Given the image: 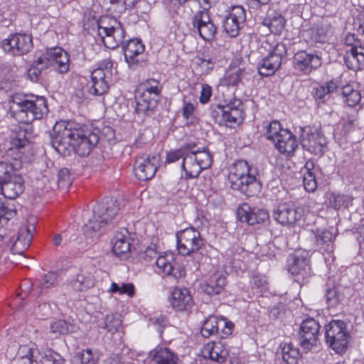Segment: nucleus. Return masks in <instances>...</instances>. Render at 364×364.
<instances>
[{"label":"nucleus","mask_w":364,"mask_h":364,"mask_svg":"<svg viewBox=\"0 0 364 364\" xmlns=\"http://www.w3.org/2000/svg\"><path fill=\"white\" fill-rule=\"evenodd\" d=\"M9 109L12 117L24 124L41 119L48 112L46 99L40 96L28 97L15 95L9 101Z\"/></svg>","instance_id":"nucleus-1"},{"label":"nucleus","mask_w":364,"mask_h":364,"mask_svg":"<svg viewBox=\"0 0 364 364\" xmlns=\"http://www.w3.org/2000/svg\"><path fill=\"white\" fill-rule=\"evenodd\" d=\"M119 205L113 198H106L95 205L92 216L83 227L88 243L96 242L107 225L117 215Z\"/></svg>","instance_id":"nucleus-2"},{"label":"nucleus","mask_w":364,"mask_h":364,"mask_svg":"<svg viewBox=\"0 0 364 364\" xmlns=\"http://www.w3.org/2000/svg\"><path fill=\"white\" fill-rule=\"evenodd\" d=\"M228 181L232 189L248 197L257 194L261 188L256 178V171L244 160H238L230 167Z\"/></svg>","instance_id":"nucleus-3"},{"label":"nucleus","mask_w":364,"mask_h":364,"mask_svg":"<svg viewBox=\"0 0 364 364\" xmlns=\"http://www.w3.org/2000/svg\"><path fill=\"white\" fill-rule=\"evenodd\" d=\"M212 156L207 149H196L195 143L188 144V151L182 161L181 168L186 177L196 178L212 164Z\"/></svg>","instance_id":"nucleus-4"},{"label":"nucleus","mask_w":364,"mask_h":364,"mask_svg":"<svg viewBox=\"0 0 364 364\" xmlns=\"http://www.w3.org/2000/svg\"><path fill=\"white\" fill-rule=\"evenodd\" d=\"M266 136L274 143L278 151L284 155H292L298 147L296 136L289 130L282 128L278 121H272L269 124Z\"/></svg>","instance_id":"nucleus-5"},{"label":"nucleus","mask_w":364,"mask_h":364,"mask_svg":"<svg viewBox=\"0 0 364 364\" xmlns=\"http://www.w3.org/2000/svg\"><path fill=\"white\" fill-rule=\"evenodd\" d=\"M23 178L14 169L11 164L0 161V193L9 199H15L24 191Z\"/></svg>","instance_id":"nucleus-6"},{"label":"nucleus","mask_w":364,"mask_h":364,"mask_svg":"<svg viewBox=\"0 0 364 364\" xmlns=\"http://www.w3.org/2000/svg\"><path fill=\"white\" fill-rule=\"evenodd\" d=\"M78 131L72 122H56L50 135L52 146L58 154L65 155L70 152Z\"/></svg>","instance_id":"nucleus-7"},{"label":"nucleus","mask_w":364,"mask_h":364,"mask_svg":"<svg viewBox=\"0 0 364 364\" xmlns=\"http://www.w3.org/2000/svg\"><path fill=\"white\" fill-rule=\"evenodd\" d=\"M107 18L100 19L98 23V35L107 48L114 49L123 42L125 31L116 19H111L109 23L107 22Z\"/></svg>","instance_id":"nucleus-8"},{"label":"nucleus","mask_w":364,"mask_h":364,"mask_svg":"<svg viewBox=\"0 0 364 364\" xmlns=\"http://www.w3.org/2000/svg\"><path fill=\"white\" fill-rule=\"evenodd\" d=\"M300 140L304 149L309 153L321 156L323 154L328 141L324 134L317 128L301 127Z\"/></svg>","instance_id":"nucleus-9"},{"label":"nucleus","mask_w":364,"mask_h":364,"mask_svg":"<svg viewBox=\"0 0 364 364\" xmlns=\"http://www.w3.org/2000/svg\"><path fill=\"white\" fill-rule=\"evenodd\" d=\"M326 343L336 353H342L347 347L349 333L346 324L341 321L333 320L326 326Z\"/></svg>","instance_id":"nucleus-10"},{"label":"nucleus","mask_w":364,"mask_h":364,"mask_svg":"<svg viewBox=\"0 0 364 364\" xmlns=\"http://www.w3.org/2000/svg\"><path fill=\"white\" fill-rule=\"evenodd\" d=\"M177 250L181 255H191L197 252L203 242L200 234L195 228L181 230L176 234Z\"/></svg>","instance_id":"nucleus-11"},{"label":"nucleus","mask_w":364,"mask_h":364,"mask_svg":"<svg viewBox=\"0 0 364 364\" xmlns=\"http://www.w3.org/2000/svg\"><path fill=\"white\" fill-rule=\"evenodd\" d=\"M1 46L5 53L11 55H23L29 53L33 48V37L30 34L16 33L4 39Z\"/></svg>","instance_id":"nucleus-12"},{"label":"nucleus","mask_w":364,"mask_h":364,"mask_svg":"<svg viewBox=\"0 0 364 364\" xmlns=\"http://www.w3.org/2000/svg\"><path fill=\"white\" fill-rule=\"evenodd\" d=\"M112 62L107 59L91 73L92 87L90 89L91 94L102 95L107 92L108 82L112 76Z\"/></svg>","instance_id":"nucleus-13"},{"label":"nucleus","mask_w":364,"mask_h":364,"mask_svg":"<svg viewBox=\"0 0 364 364\" xmlns=\"http://www.w3.org/2000/svg\"><path fill=\"white\" fill-rule=\"evenodd\" d=\"M38 63L44 67L53 66L59 73L69 70L70 58L68 53L60 48H53L38 58Z\"/></svg>","instance_id":"nucleus-14"},{"label":"nucleus","mask_w":364,"mask_h":364,"mask_svg":"<svg viewBox=\"0 0 364 364\" xmlns=\"http://www.w3.org/2000/svg\"><path fill=\"white\" fill-rule=\"evenodd\" d=\"M289 272L298 277V282H304L311 275L309 252L305 250H297L289 259Z\"/></svg>","instance_id":"nucleus-15"},{"label":"nucleus","mask_w":364,"mask_h":364,"mask_svg":"<svg viewBox=\"0 0 364 364\" xmlns=\"http://www.w3.org/2000/svg\"><path fill=\"white\" fill-rule=\"evenodd\" d=\"M159 160L158 154H143L137 156L134 165L135 176L141 181L151 179L156 172Z\"/></svg>","instance_id":"nucleus-16"},{"label":"nucleus","mask_w":364,"mask_h":364,"mask_svg":"<svg viewBox=\"0 0 364 364\" xmlns=\"http://www.w3.org/2000/svg\"><path fill=\"white\" fill-rule=\"evenodd\" d=\"M320 325L314 318L304 320L300 326L299 341L301 348L310 350L316 346L319 335Z\"/></svg>","instance_id":"nucleus-17"},{"label":"nucleus","mask_w":364,"mask_h":364,"mask_svg":"<svg viewBox=\"0 0 364 364\" xmlns=\"http://www.w3.org/2000/svg\"><path fill=\"white\" fill-rule=\"evenodd\" d=\"M193 29L196 30L200 38L206 41L214 38L217 27L213 23L206 10L198 11L193 18Z\"/></svg>","instance_id":"nucleus-18"},{"label":"nucleus","mask_w":364,"mask_h":364,"mask_svg":"<svg viewBox=\"0 0 364 364\" xmlns=\"http://www.w3.org/2000/svg\"><path fill=\"white\" fill-rule=\"evenodd\" d=\"M246 21L245 10L241 6H232L223 22V27L230 37H236Z\"/></svg>","instance_id":"nucleus-19"},{"label":"nucleus","mask_w":364,"mask_h":364,"mask_svg":"<svg viewBox=\"0 0 364 364\" xmlns=\"http://www.w3.org/2000/svg\"><path fill=\"white\" fill-rule=\"evenodd\" d=\"M70 149L81 156H87L97 144L99 136L90 130L79 129Z\"/></svg>","instance_id":"nucleus-20"},{"label":"nucleus","mask_w":364,"mask_h":364,"mask_svg":"<svg viewBox=\"0 0 364 364\" xmlns=\"http://www.w3.org/2000/svg\"><path fill=\"white\" fill-rule=\"evenodd\" d=\"M173 257L171 255L165 254L159 255L154 262L155 271L159 274L171 276L178 279L186 276V270L183 266L176 265L172 263Z\"/></svg>","instance_id":"nucleus-21"},{"label":"nucleus","mask_w":364,"mask_h":364,"mask_svg":"<svg viewBox=\"0 0 364 364\" xmlns=\"http://www.w3.org/2000/svg\"><path fill=\"white\" fill-rule=\"evenodd\" d=\"M233 327L234 324L232 322L227 321L223 318L211 316L203 322L200 332L203 337L208 338L221 330V336H223L231 334Z\"/></svg>","instance_id":"nucleus-22"},{"label":"nucleus","mask_w":364,"mask_h":364,"mask_svg":"<svg viewBox=\"0 0 364 364\" xmlns=\"http://www.w3.org/2000/svg\"><path fill=\"white\" fill-rule=\"evenodd\" d=\"M237 215L241 222L247 223L250 225L265 223L269 218L267 210L252 208L247 203L239 206Z\"/></svg>","instance_id":"nucleus-23"},{"label":"nucleus","mask_w":364,"mask_h":364,"mask_svg":"<svg viewBox=\"0 0 364 364\" xmlns=\"http://www.w3.org/2000/svg\"><path fill=\"white\" fill-rule=\"evenodd\" d=\"M273 217L283 225H293L300 220L301 214L294 204L283 203L274 210Z\"/></svg>","instance_id":"nucleus-24"},{"label":"nucleus","mask_w":364,"mask_h":364,"mask_svg":"<svg viewBox=\"0 0 364 364\" xmlns=\"http://www.w3.org/2000/svg\"><path fill=\"white\" fill-rule=\"evenodd\" d=\"M124 55L129 68L135 69L141 60L144 46L139 39L129 40L123 46Z\"/></svg>","instance_id":"nucleus-25"},{"label":"nucleus","mask_w":364,"mask_h":364,"mask_svg":"<svg viewBox=\"0 0 364 364\" xmlns=\"http://www.w3.org/2000/svg\"><path fill=\"white\" fill-rule=\"evenodd\" d=\"M293 63L295 69L304 73H310L313 69H316L321 65V60L318 55L301 50L294 55Z\"/></svg>","instance_id":"nucleus-26"},{"label":"nucleus","mask_w":364,"mask_h":364,"mask_svg":"<svg viewBox=\"0 0 364 364\" xmlns=\"http://www.w3.org/2000/svg\"><path fill=\"white\" fill-rule=\"evenodd\" d=\"M279 46L267 57L262 59L257 64L258 73L260 75L267 77L273 75L281 66L282 55L278 53Z\"/></svg>","instance_id":"nucleus-27"},{"label":"nucleus","mask_w":364,"mask_h":364,"mask_svg":"<svg viewBox=\"0 0 364 364\" xmlns=\"http://www.w3.org/2000/svg\"><path fill=\"white\" fill-rule=\"evenodd\" d=\"M200 352L204 358H208L218 363H223L228 355L225 344L220 341L206 343Z\"/></svg>","instance_id":"nucleus-28"},{"label":"nucleus","mask_w":364,"mask_h":364,"mask_svg":"<svg viewBox=\"0 0 364 364\" xmlns=\"http://www.w3.org/2000/svg\"><path fill=\"white\" fill-rule=\"evenodd\" d=\"M222 119L227 126L232 127L234 124H240L245 117L242 105L240 101L235 102L221 108Z\"/></svg>","instance_id":"nucleus-29"},{"label":"nucleus","mask_w":364,"mask_h":364,"mask_svg":"<svg viewBox=\"0 0 364 364\" xmlns=\"http://www.w3.org/2000/svg\"><path fill=\"white\" fill-rule=\"evenodd\" d=\"M170 303L176 311L188 309L193 304V299L190 291L185 287H175L171 291Z\"/></svg>","instance_id":"nucleus-30"},{"label":"nucleus","mask_w":364,"mask_h":364,"mask_svg":"<svg viewBox=\"0 0 364 364\" xmlns=\"http://www.w3.org/2000/svg\"><path fill=\"white\" fill-rule=\"evenodd\" d=\"M226 286V277L220 272H215L201 284V289L208 295L220 294Z\"/></svg>","instance_id":"nucleus-31"},{"label":"nucleus","mask_w":364,"mask_h":364,"mask_svg":"<svg viewBox=\"0 0 364 364\" xmlns=\"http://www.w3.org/2000/svg\"><path fill=\"white\" fill-rule=\"evenodd\" d=\"M344 61L347 68L357 71L364 65V47L354 46L346 52Z\"/></svg>","instance_id":"nucleus-32"},{"label":"nucleus","mask_w":364,"mask_h":364,"mask_svg":"<svg viewBox=\"0 0 364 364\" xmlns=\"http://www.w3.org/2000/svg\"><path fill=\"white\" fill-rule=\"evenodd\" d=\"M95 279L90 273L80 272L68 280V286L73 291H84L94 287Z\"/></svg>","instance_id":"nucleus-33"},{"label":"nucleus","mask_w":364,"mask_h":364,"mask_svg":"<svg viewBox=\"0 0 364 364\" xmlns=\"http://www.w3.org/2000/svg\"><path fill=\"white\" fill-rule=\"evenodd\" d=\"M129 232L126 229L117 231L112 239V251L116 255H123L130 250Z\"/></svg>","instance_id":"nucleus-34"},{"label":"nucleus","mask_w":364,"mask_h":364,"mask_svg":"<svg viewBox=\"0 0 364 364\" xmlns=\"http://www.w3.org/2000/svg\"><path fill=\"white\" fill-rule=\"evenodd\" d=\"M152 353L153 364H177L179 360L177 354L166 347L156 348Z\"/></svg>","instance_id":"nucleus-35"},{"label":"nucleus","mask_w":364,"mask_h":364,"mask_svg":"<svg viewBox=\"0 0 364 364\" xmlns=\"http://www.w3.org/2000/svg\"><path fill=\"white\" fill-rule=\"evenodd\" d=\"M316 172L313 161H308L303 169V183L304 188L309 192H314L316 189Z\"/></svg>","instance_id":"nucleus-36"},{"label":"nucleus","mask_w":364,"mask_h":364,"mask_svg":"<svg viewBox=\"0 0 364 364\" xmlns=\"http://www.w3.org/2000/svg\"><path fill=\"white\" fill-rule=\"evenodd\" d=\"M139 95L136 96V111L139 114L146 113L156 105V97L139 90Z\"/></svg>","instance_id":"nucleus-37"},{"label":"nucleus","mask_w":364,"mask_h":364,"mask_svg":"<svg viewBox=\"0 0 364 364\" xmlns=\"http://www.w3.org/2000/svg\"><path fill=\"white\" fill-rule=\"evenodd\" d=\"M38 350L31 346H21L17 352V357L15 359V364H38L34 359Z\"/></svg>","instance_id":"nucleus-38"},{"label":"nucleus","mask_w":364,"mask_h":364,"mask_svg":"<svg viewBox=\"0 0 364 364\" xmlns=\"http://www.w3.org/2000/svg\"><path fill=\"white\" fill-rule=\"evenodd\" d=\"M315 236L316 242L320 250L331 252L333 249V234L328 230H317L316 233L313 232Z\"/></svg>","instance_id":"nucleus-39"},{"label":"nucleus","mask_w":364,"mask_h":364,"mask_svg":"<svg viewBox=\"0 0 364 364\" xmlns=\"http://www.w3.org/2000/svg\"><path fill=\"white\" fill-rule=\"evenodd\" d=\"M243 68L230 65L224 76V82L227 86H237L245 75Z\"/></svg>","instance_id":"nucleus-40"},{"label":"nucleus","mask_w":364,"mask_h":364,"mask_svg":"<svg viewBox=\"0 0 364 364\" xmlns=\"http://www.w3.org/2000/svg\"><path fill=\"white\" fill-rule=\"evenodd\" d=\"M341 92L343 100L350 107L355 106L361 100L360 92L350 85H346L341 87Z\"/></svg>","instance_id":"nucleus-41"},{"label":"nucleus","mask_w":364,"mask_h":364,"mask_svg":"<svg viewBox=\"0 0 364 364\" xmlns=\"http://www.w3.org/2000/svg\"><path fill=\"white\" fill-rule=\"evenodd\" d=\"M50 329L54 337H58L60 335L73 333L75 331V327L65 320L59 319L50 324Z\"/></svg>","instance_id":"nucleus-42"},{"label":"nucleus","mask_w":364,"mask_h":364,"mask_svg":"<svg viewBox=\"0 0 364 364\" xmlns=\"http://www.w3.org/2000/svg\"><path fill=\"white\" fill-rule=\"evenodd\" d=\"M98 358L93 353L92 350L87 348L80 352H77L71 359L73 364H95Z\"/></svg>","instance_id":"nucleus-43"},{"label":"nucleus","mask_w":364,"mask_h":364,"mask_svg":"<svg viewBox=\"0 0 364 364\" xmlns=\"http://www.w3.org/2000/svg\"><path fill=\"white\" fill-rule=\"evenodd\" d=\"M262 24L267 27L274 34H280L284 27V19L281 15L274 16L272 18H266Z\"/></svg>","instance_id":"nucleus-44"},{"label":"nucleus","mask_w":364,"mask_h":364,"mask_svg":"<svg viewBox=\"0 0 364 364\" xmlns=\"http://www.w3.org/2000/svg\"><path fill=\"white\" fill-rule=\"evenodd\" d=\"M282 354V359L287 364H297L299 352L291 343L284 344Z\"/></svg>","instance_id":"nucleus-45"},{"label":"nucleus","mask_w":364,"mask_h":364,"mask_svg":"<svg viewBox=\"0 0 364 364\" xmlns=\"http://www.w3.org/2000/svg\"><path fill=\"white\" fill-rule=\"evenodd\" d=\"M109 292L118 293L120 295L127 294L129 297H133L135 294V287L132 283H122L121 284L112 282Z\"/></svg>","instance_id":"nucleus-46"},{"label":"nucleus","mask_w":364,"mask_h":364,"mask_svg":"<svg viewBox=\"0 0 364 364\" xmlns=\"http://www.w3.org/2000/svg\"><path fill=\"white\" fill-rule=\"evenodd\" d=\"M28 139L26 136V132L23 130H20L17 132L12 133L11 136V145L9 151H13L14 149H20L25 147L28 144Z\"/></svg>","instance_id":"nucleus-47"},{"label":"nucleus","mask_w":364,"mask_h":364,"mask_svg":"<svg viewBox=\"0 0 364 364\" xmlns=\"http://www.w3.org/2000/svg\"><path fill=\"white\" fill-rule=\"evenodd\" d=\"M110 7L109 9L116 14L120 15L127 9H133L136 4L130 0H109Z\"/></svg>","instance_id":"nucleus-48"},{"label":"nucleus","mask_w":364,"mask_h":364,"mask_svg":"<svg viewBox=\"0 0 364 364\" xmlns=\"http://www.w3.org/2000/svg\"><path fill=\"white\" fill-rule=\"evenodd\" d=\"M338 89V86L333 81L328 82L326 85H319L314 90V97L316 100L324 99L326 95L336 92Z\"/></svg>","instance_id":"nucleus-49"},{"label":"nucleus","mask_w":364,"mask_h":364,"mask_svg":"<svg viewBox=\"0 0 364 364\" xmlns=\"http://www.w3.org/2000/svg\"><path fill=\"white\" fill-rule=\"evenodd\" d=\"M122 325V320L118 314H108L105 316L103 328L108 332H117Z\"/></svg>","instance_id":"nucleus-50"},{"label":"nucleus","mask_w":364,"mask_h":364,"mask_svg":"<svg viewBox=\"0 0 364 364\" xmlns=\"http://www.w3.org/2000/svg\"><path fill=\"white\" fill-rule=\"evenodd\" d=\"M139 90L147 92L149 95L158 97L161 92L160 83L154 79H149L145 83L141 85Z\"/></svg>","instance_id":"nucleus-51"},{"label":"nucleus","mask_w":364,"mask_h":364,"mask_svg":"<svg viewBox=\"0 0 364 364\" xmlns=\"http://www.w3.org/2000/svg\"><path fill=\"white\" fill-rule=\"evenodd\" d=\"M31 241V237L28 235L23 239L17 237L16 240L11 247V252L14 254L22 255L29 247Z\"/></svg>","instance_id":"nucleus-52"},{"label":"nucleus","mask_w":364,"mask_h":364,"mask_svg":"<svg viewBox=\"0 0 364 364\" xmlns=\"http://www.w3.org/2000/svg\"><path fill=\"white\" fill-rule=\"evenodd\" d=\"M31 241V237L28 235L23 239L17 237L16 240L11 247V252L14 254L22 255L29 247Z\"/></svg>","instance_id":"nucleus-53"},{"label":"nucleus","mask_w":364,"mask_h":364,"mask_svg":"<svg viewBox=\"0 0 364 364\" xmlns=\"http://www.w3.org/2000/svg\"><path fill=\"white\" fill-rule=\"evenodd\" d=\"M57 183L58 187L62 189H68L71 186L72 182L68 168H63L58 171Z\"/></svg>","instance_id":"nucleus-54"},{"label":"nucleus","mask_w":364,"mask_h":364,"mask_svg":"<svg viewBox=\"0 0 364 364\" xmlns=\"http://www.w3.org/2000/svg\"><path fill=\"white\" fill-rule=\"evenodd\" d=\"M15 215L16 211L14 209L0 201V225L6 223Z\"/></svg>","instance_id":"nucleus-55"},{"label":"nucleus","mask_w":364,"mask_h":364,"mask_svg":"<svg viewBox=\"0 0 364 364\" xmlns=\"http://www.w3.org/2000/svg\"><path fill=\"white\" fill-rule=\"evenodd\" d=\"M188 151V144L183 146L180 149H176L174 151H171L166 154V161L168 163H174L179 159L183 158Z\"/></svg>","instance_id":"nucleus-56"},{"label":"nucleus","mask_w":364,"mask_h":364,"mask_svg":"<svg viewBox=\"0 0 364 364\" xmlns=\"http://www.w3.org/2000/svg\"><path fill=\"white\" fill-rule=\"evenodd\" d=\"M326 302L330 308L336 307L340 302L341 295L335 288H329L326 293Z\"/></svg>","instance_id":"nucleus-57"},{"label":"nucleus","mask_w":364,"mask_h":364,"mask_svg":"<svg viewBox=\"0 0 364 364\" xmlns=\"http://www.w3.org/2000/svg\"><path fill=\"white\" fill-rule=\"evenodd\" d=\"M58 278V274L55 272H49L43 277V281L39 285V288L43 291L53 286Z\"/></svg>","instance_id":"nucleus-58"},{"label":"nucleus","mask_w":364,"mask_h":364,"mask_svg":"<svg viewBox=\"0 0 364 364\" xmlns=\"http://www.w3.org/2000/svg\"><path fill=\"white\" fill-rule=\"evenodd\" d=\"M329 203L335 209L347 207V197L343 195L331 193Z\"/></svg>","instance_id":"nucleus-59"},{"label":"nucleus","mask_w":364,"mask_h":364,"mask_svg":"<svg viewBox=\"0 0 364 364\" xmlns=\"http://www.w3.org/2000/svg\"><path fill=\"white\" fill-rule=\"evenodd\" d=\"M43 64H38V59L34 61L31 67L28 70V75L32 81L37 80L38 76L41 73V70L48 67L43 66Z\"/></svg>","instance_id":"nucleus-60"},{"label":"nucleus","mask_w":364,"mask_h":364,"mask_svg":"<svg viewBox=\"0 0 364 364\" xmlns=\"http://www.w3.org/2000/svg\"><path fill=\"white\" fill-rule=\"evenodd\" d=\"M199 65L205 69L207 73L212 70L216 63V58L210 56H204L199 58Z\"/></svg>","instance_id":"nucleus-61"},{"label":"nucleus","mask_w":364,"mask_h":364,"mask_svg":"<svg viewBox=\"0 0 364 364\" xmlns=\"http://www.w3.org/2000/svg\"><path fill=\"white\" fill-rule=\"evenodd\" d=\"M330 31L328 26H318L315 33V36L313 41L315 42H323L325 41V38Z\"/></svg>","instance_id":"nucleus-62"},{"label":"nucleus","mask_w":364,"mask_h":364,"mask_svg":"<svg viewBox=\"0 0 364 364\" xmlns=\"http://www.w3.org/2000/svg\"><path fill=\"white\" fill-rule=\"evenodd\" d=\"M159 257L158 253L154 247H147L144 252L140 254V258L145 262H151L152 260H155L157 257Z\"/></svg>","instance_id":"nucleus-63"},{"label":"nucleus","mask_w":364,"mask_h":364,"mask_svg":"<svg viewBox=\"0 0 364 364\" xmlns=\"http://www.w3.org/2000/svg\"><path fill=\"white\" fill-rule=\"evenodd\" d=\"M35 223H27L24 226L21 227L18 231V237H20L21 239L26 238L27 235H28L31 237V240H32L33 231L35 230Z\"/></svg>","instance_id":"nucleus-64"}]
</instances>
